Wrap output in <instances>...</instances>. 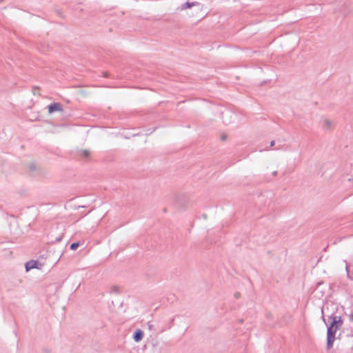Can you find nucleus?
Segmentation results:
<instances>
[{"label":"nucleus","mask_w":353,"mask_h":353,"mask_svg":"<svg viewBox=\"0 0 353 353\" xmlns=\"http://www.w3.org/2000/svg\"><path fill=\"white\" fill-rule=\"evenodd\" d=\"M321 319L323 322L327 325V339H326V348L330 350L333 347L334 342L336 338H339L340 335L336 337V332L341 328L343 325V319L340 315L332 314L327 316L328 324H327L326 319L324 315V310L321 309Z\"/></svg>","instance_id":"f257e3e1"},{"label":"nucleus","mask_w":353,"mask_h":353,"mask_svg":"<svg viewBox=\"0 0 353 353\" xmlns=\"http://www.w3.org/2000/svg\"><path fill=\"white\" fill-rule=\"evenodd\" d=\"M63 111L62 105L59 103H53L48 106V112L52 113L54 112Z\"/></svg>","instance_id":"f03ea898"},{"label":"nucleus","mask_w":353,"mask_h":353,"mask_svg":"<svg viewBox=\"0 0 353 353\" xmlns=\"http://www.w3.org/2000/svg\"><path fill=\"white\" fill-rule=\"evenodd\" d=\"M144 336L143 332L141 329H137L133 334V339L135 342L141 341Z\"/></svg>","instance_id":"7ed1b4c3"},{"label":"nucleus","mask_w":353,"mask_h":353,"mask_svg":"<svg viewBox=\"0 0 353 353\" xmlns=\"http://www.w3.org/2000/svg\"><path fill=\"white\" fill-rule=\"evenodd\" d=\"M37 263L38 262L37 261H30L26 263V271H29L30 269L32 268H37Z\"/></svg>","instance_id":"20e7f679"},{"label":"nucleus","mask_w":353,"mask_h":353,"mask_svg":"<svg viewBox=\"0 0 353 353\" xmlns=\"http://www.w3.org/2000/svg\"><path fill=\"white\" fill-rule=\"evenodd\" d=\"M196 4H197L196 2H186L183 4L181 5V10H185V9H187V8H190L192 7H193L194 6H195Z\"/></svg>","instance_id":"39448f33"},{"label":"nucleus","mask_w":353,"mask_h":353,"mask_svg":"<svg viewBox=\"0 0 353 353\" xmlns=\"http://www.w3.org/2000/svg\"><path fill=\"white\" fill-rule=\"evenodd\" d=\"M276 145V147L275 148V150H279L281 148V144H276V141H272L269 145H268V148H271L272 146H274Z\"/></svg>","instance_id":"423d86ee"},{"label":"nucleus","mask_w":353,"mask_h":353,"mask_svg":"<svg viewBox=\"0 0 353 353\" xmlns=\"http://www.w3.org/2000/svg\"><path fill=\"white\" fill-rule=\"evenodd\" d=\"M79 246V242H74V243H72L71 245H70V250H75L77 249V248Z\"/></svg>","instance_id":"0eeeda50"},{"label":"nucleus","mask_w":353,"mask_h":353,"mask_svg":"<svg viewBox=\"0 0 353 353\" xmlns=\"http://www.w3.org/2000/svg\"><path fill=\"white\" fill-rule=\"evenodd\" d=\"M29 169H30V171H32V172H34V171H36V170H37V166H36V165H35V164H34V163H30V164L29 165Z\"/></svg>","instance_id":"6e6552de"},{"label":"nucleus","mask_w":353,"mask_h":353,"mask_svg":"<svg viewBox=\"0 0 353 353\" xmlns=\"http://www.w3.org/2000/svg\"><path fill=\"white\" fill-rule=\"evenodd\" d=\"M332 121H330V120L326 119V120H325V121H324V125H325V127H327V128H330V127L332 126Z\"/></svg>","instance_id":"1a4fd4ad"},{"label":"nucleus","mask_w":353,"mask_h":353,"mask_svg":"<svg viewBox=\"0 0 353 353\" xmlns=\"http://www.w3.org/2000/svg\"><path fill=\"white\" fill-rule=\"evenodd\" d=\"M148 325L149 330H152L153 329L154 325L150 322H148Z\"/></svg>","instance_id":"9d476101"},{"label":"nucleus","mask_w":353,"mask_h":353,"mask_svg":"<svg viewBox=\"0 0 353 353\" xmlns=\"http://www.w3.org/2000/svg\"><path fill=\"white\" fill-rule=\"evenodd\" d=\"M234 296L236 299H239L241 296V294L239 292H236Z\"/></svg>","instance_id":"9b49d317"},{"label":"nucleus","mask_w":353,"mask_h":353,"mask_svg":"<svg viewBox=\"0 0 353 353\" xmlns=\"http://www.w3.org/2000/svg\"><path fill=\"white\" fill-rule=\"evenodd\" d=\"M268 150V147H266V148H261V149H259V152H263V151H265V150Z\"/></svg>","instance_id":"f8f14e48"},{"label":"nucleus","mask_w":353,"mask_h":353,"mask_svg":"<svg viewBox=\"0 0 353 353\" xmlns=\"http://www.w3.org/2000/svg\"><path fill=\"white\" fill-rule=\"evenodd\" d=\"M221 137L222 140H225L226 139V135L225 134H222Z\"/></svg>","instance_id":"ddd939ff"},{"label":"nucleus","mask_w":353,"mask_h":353,"mask_svg":"<svg viewBox=\"0 0 353 353\" xmlns=\"http://www.w3.org/2000/svg\"><path fill=\"white\" fill-rule=\"evenodd\" d=\"M350 319L353 321V313L350 315Z\"/></svg>","instance_id":"4468645a"},{"label":"nucleus","mask_w":353,"mask_h":353,"mask_svg":"<svg viewBox=\"0 0 353 353\" xmlns=\"http://www.w3.org/2000/svg\"><path fill=\"white\" fill-rule=\"evenodd\" d=\"M83 154L87 155V154H89V153L87 151H85Z\"/></svg>","instance_id":"2eb2a0df"},{"label":"nucleus","mask_w":353,"mask_h":353,"mask_svg":"<svg viewBox=\"0 0 353 353\" xmlns=\"http://www.w3.org/2000/svg\"><path fill=\"white\" fill-rule=\"evenodd\" d=\"M273 174H274V175H276V171H274V172H273Z\"/></svg>","instance_id":"dca6fc26"},{"label":"nucleus","mask_w":353,"mask_h":353,"mask_svg":"<svg viewBox=\"0 0 353 353\" xmlns=\"http://www.w3.org/2000/svg\"><path fill=\"white\" fill-rule=\"evenodd\" d=\"M352 279H353V276H352Z\"/></svg>","instance_id":"f3484780"}]
</instances>
